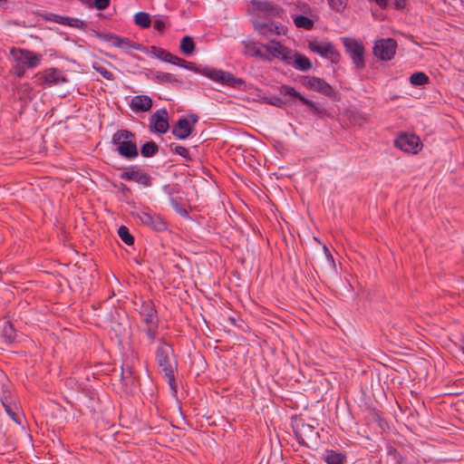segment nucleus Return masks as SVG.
I'll list each match as a JSON object with an SVG mask.
<instances>
[{
  "label": "nucleus",
  "mask_w": 464,
  "mask_h": 464,
  "mask_svg": "<svg viewBox=\"0 0 464 464\" xmlns=\"http://www.w3.org/2000/svg\"><path fill=\"white\" fill-rule=\"evenodd\" d=\"M12 57V73L16 77H23L27 69H33L40 65L43 56L33 51L12 48L10 51Z\"/></svg>",
  "instance_id": "f257e3e1"
},
{
  "label": "nucleus",
  "mask_w": 464,
  "mask_h": 464,
  "mask_svg": "<svg viewBox=\"0 0 464 464\" xmlns=\"http://www.w3.org/2000/svg\"><path fill=\"white\" fill-rule=\"evenodd\" d=\"M111 143L116 146L118 153L123 158L134 159L139 155L135 134L128 130L116 131L112 136Z\"/></svg>",
  "instance_id": "f03ea898"
},
{
  "label": "nucleus",
  "mask_w": 464,
  "mask_h": 464,
  "mask_svg": "<svg viewBox=\"0 0 464 464\" xmlns=\"http://www.w3.org/2000/svg\"><path fill=\"white\" fill-rule=\"evenodd\" d=\"M156 359L159 367L163 372L168 382L173 389L175 360L171 346L167 343L160 341L156 351Z\"/></svg>",
  "instance_id": "7ed1b4c3"
},
{
  "label": "nucleus",
  "mask_w": 464,
  "mask_h": 464,
  "mask_svg": "<svg viewBox=\"0 0 464 464\" xmlns=\"http://www.w3.org/2000/svg\"><path fill=\"white\" fill-rule=\"evenodd\" d=\"M181 67L198 72L214 82L224 83L229 86H236L237 82H241L240 80L236 79L230 72L210 67L198 68L194 63L185 60L184 63H182Z\"/></svg>",
  "instance_id": "20e7f679"
},
{
  "label": "nucleus",
  "mask_w": 464,
  "mask_h": 464,
  "mask_svg": "<svg viewBox=\"0 0 464 464\" xmlns=\"http://www.w3.org/2000/svg\"><path fill=\"white\" fill-rule=\"evenodd\" d=\"M396 148L402 151L416 154L421 149V142L418 136L412 133H401L394 140Z\"/></svg>",
  "instance_id": "39448f33"
},
{
  "label": "nucleus",
  "mask_w": 464,
  "mask_h": 464,
  "mask_svg": "<svg viewBox=\"0 0 464 464\" xmlns=\"http://www.w3.org/2000/svg\"><path fill=\"white\" fill-rule=\"evenodd\" d=\"M396 49L397 43L394 39H381L375 42L373 46V53L377 58L382 61H390L394 57Z\"/></svg>",
  "instance_id": "423d86ee"
},
{
  "label": "nucleus",
  "mask_w": 464,
  "mask_h": 464,
  "mask_svg": "<svg viewBox=\"0 0 464 464\" xmlns=\"http://www.w3.org/2000/svg\"><path fill=\"white\" fill-rule=\"evenodd\" d=\"M263 47L266 49V53H265L266 58H264L265 61H271L274 58H277L282 60L284 63H286L287 59H289V55L291 54V50L284 45H282L279 42L270 41L269 44H264Z\"/></svg>",
  "instance_id": "0eeeda50"
},
{
  "label": "nucleus",
  "mask_w": 464,
  "mask_h": 464,
  "mask_svg": "<svg viewBox=\"0 0 464 464\" xmlns=\"http://www.w3.org/2000/svg\"><path fill=\"white\" fill-rule=\"evenodd\" d=\"M196 122L197 118L195 116L179 119L172 129V134L179 140H184L191 134Z\"/></svg>",
  "instance_id": "6e6552de"
},
{
  "label": "nucleus",
  "mask_w": 464,
  "mask_h": 464,
  "mask_svg": "<svg viewBox=\"0 0 464 464\" xmlns=\"http://www.w3.org/2000/svg\"><path fill=\"white\" fill-rule=\"evenodd\" d=\"M150 128L159 132L166 133L169 130V116L165 109L156 111L150 117Z\"/></svg>",
  "instance_id": "1a4fd4ad"
},
{
  "label": "nucleus",
  "mask_w": 464,
  "mask_h": 464,
  "mask_svg": "<svg viewBox=\"0 0 464 464\" xmlns=\"http://www.w3.org/2000/svg\"><path fill=\"white\" fill-rule=\"evenodd\" d=\"M121 178L125 180L135 181L145 187L150 186V177L143 169L138 167H131L121 174Z\"/></svg>",
  "instance_id": "9d476101"
},
{
  "label": "nucleus",
  "mask_w": 464,
  "mask_h": 464,
  "mask_svg": "<svg viewBox=\"0 0 464 464\" xmlns=\"http://www.w3.org/2000/svg\"><path fill=\"white\" fill-rule=\"evenodd\" d=\"M309 48L312 52L328 58L332 62L335 63L338 61L339 53L336 52L334 46L330 43L311 42L309 44Z\"/></svg>",
  "instance_id": "9b49d317"
},
{
  "label": "nucleus",
  "mask_w": 464,
  "mask_h": 464,
  "mask_svg": "<svg viewBox=\"0 0 464 464\" xmlns=\"http://www.w3.org/2000/svg\"><path fill=\"white\" fill-rule=\"evenodd\" d=\"M364 53V47L361 43L350 39V57L357 70H362L365 67Z\"/></svg>",
  "instance_id": "f8f14e48"
},
{
  "label": "nucleus",
  "mask_w": 464,
  "mask_h": 464,
  "mask_svg": "<svg viewBox=\"0 0 464 464\" xmlns=\"http://www.w3.org/2000/svg\"><path fill=\"white\" fill-rule=\"evenodd\" d=\"M136 217L142 224L155 230L160 231L166 228V224L163 222L160 216L153 215L150 212L139 211L136 213Z\"/></svg>",
  "instance_id": "ddd939ff"
},
{
  "label": "nucleus",
  "mask_w": 464,
  "mask_h": 464,
  "mask_svg": "<svg viewBox=\"0 0 464 464\" xmlns=\"http://www.w3.org/2000/svg\"><path fill=\"white\" fill-rule=\"evenodd\" d=\"M40 80L42 83L54 85L67 82V79L63 72L55 68H49L41 72Z\"/></svg>",
  "instance_id": "4468645a"
},
{
  "label": "nucleus",
  "mask_w": 464,
  "mask_h": 464,
  "mask_svg": "<svg viewBox=\"0 0 464 464\" xmlns=\"http://www.w3.org/2000/svg\"><path fill=\"white\" fill-rule=\"evenodd\" d=\"M285 63L302 72H306L312 68V63L306 56L292 50L289 59H287Z\"/></svg>",
  "instance_id": "2eb2a0df"
},
{
  "label": "nucleus",
  "mask_w": 464,
  "mask_h": 464,
  "mask_svg": "<svg viewBox=\"0 0 464 464\" xmlns=\"http://www.w3.org/2000/svg\"><path fill=\"white\" fill-rule=\"evenodd\" d=\"M256 30L262 35L270 38L273 35H280L285 34V28L275 23L262 24L255 23Z\"/></svg>",
  "instance_id": "dca6fc26"
},
{
  "label": "nucleus",
  "mask_w": 464,
  "mask_h": 464,
  "mask_svg": "<svg viewBox=\"0 0 464 464\" xmlns=\"http://www.w3.org/2000/svg\"><path fill=\"white\" fill-rule=\"evenodd\" d=\"M251 5L255 11L267 15H278L280 9L268 0H252Z\"/></svg>",
  "instance_id": "f3484780"
},
{
  "label": "nucleus",
  "mask_w": 464,
  "mask_h": 464,
  "mask_svg": "<svg viewBox=\"0 0 464 464\" xmlns=\"http://www.w3.org/2000/svg\"><path fill=\"white\" fill-rule=\"evenodd\" d=\"M140 314L142 324H158L157 311L150 302L142 304Z\"/></svg>",
  "instance_id": "a211bd4d"
},
{
  "label": "nucleus",
  "mask_w": 464,
  "mask_h": 464,
  "mask_svg": "<svg viewBox=\"0 0 464 464\" xmlns=\"http://www.w3.org/2000/svg\"><path fill=\"white\" fill-rule=\"evenodd\" d=\"M152 106V100L148 95H136L131 99L130 107L134 111H148Z\"/></svg>",
  "instance_id": "6ab92c4d"
},
{
  "label": "nucleus",
  "mask_w": 464,
  "mask_h": 464,
  "mask_svg": "<svg viewBox=\"0 0 464 464\" xmlns=\"http://www.w3.org/2000/svg\"><path fill=\"white\" fill-rule=\"evenodd\" d=\"M279 92L282 95H287L294 98L298 99L303 104L307 105L311 108H313L314 102L306 98H304L303 95H301L298 92L295 90V88L289 86V85H281L279 88Z\"/></svg>",
  "instance_id": "aec40b11"
},
{
  "label": "nucleus",
  "mask_w": 464,
  "mask_h": 464,
  "mask_svg": "<svg viewBox=\"0 0 464 464\" xmlns=\"http://www.w3.org/2000/svg\"><path fill=\"white\" fill-rule=\"evenodd\" d=\"M306 86L324 94H329L332 91L331 86L327 82L320 78L315 77L308 78Z\"/></svg>",
  "instance_id": "412c9836"
},
{
  "label": "nucleus",
  "mask_w": 464,
  "mask_h": 464,
  "mask_svg": "<svg viewBox=\"0 0 464 464\" xmlns=\"http://www.w3.org/2000/svg\"><path fill=\"white\" fill-rule=\"evenodd\" d=\"M3 403V406L5 410V412L8 414V416L17 424L21 425L22 424V419H23V415L22 413L20 412L19 409L17 408V406H12L10 404H8L7 402L5 401H2Z\"/></svg>",
  "instance_id": "4be33fe9"
},
{
  "label": "nucleus",
  "mask_w": 464,
  "mask_h": 464,
  "mask_svg": "<svg viewBox=\"0 0 464 464\" xmlns=\"http://www.w3.org/2000/svg\"><path fill=\"white\" fill-rule=\"evenodd\" d=\"M2 337L5 343H12L15 339V332L10 322L5 321L2 329Z\"/></svg>",
  "instance_id": "5701e85b"
},
{
  "label": "nucleus",
  "mask_w": 464,
  "mask_h": 464,
  "mask_svg": "<svg viewBox=\"0 0 464 464\" xmlns=\"http://www.w3.org/2000/svg\"><path fill=\"white\" fill-rule=\"evenodd\" d=\"M134 22L141 28H149L151 24V19L148 13L139 12L134 15Z\"/></svg>",
  "instance_id": "b1692460"
},
{
  "label": "nucleus",
  "mask_w": 464,
  "mask_h": 464,
  "mask_svg": "<svg viewBox=\"0 0 464 464\" xmlns=\"http://www.w3.org/2000/svg\"><path fill=\"white\" fill-rule=\"evenodd\" d=\"M179 49L184 54L190 55L195 49L193 39L190 36H184L180 41Z\"/></svg>",
  "instance_id": "393cba45"
},
{
  "label": "nucleus",
  "mask_w": 464,
  "mask_h": 464,
  "mask_svg": "<svg viewBox=\"0 0 464 464\" xmlns=\"http://www.w3.org/2000/svg\"><path fill=\"white\" fill-rule=\"evenodd\" d=\"M92 68L99 72L104 79L112 81L114 78L113 73L109 68L102 62H95L92 64Z\"/></svg>",
  "instance_id": "a878e982"
},
{
  "label": "nucleus",
  "mask_w": 464,
  "mask_h": 464,
  "mask_svg": "<svg viewBox=\"0 0 464 464\" xmlns=\"http://www.w3.org/2000/svg\"><path fill=\"white\" fill-rule=\"evenodd\" d=\"M410 82L413 86H421L429 82V77L425 72H417L411 75Z\"/></svg>",
  "instance_id": "bb28decb"
},
{
  "label": "nucleus",
  "mask_w": 464,
  "mask_h": 464,
  "mask_svg": "<svg viewBox=\"0 0 464 464\" xmlns=\"http://www.w3.org/2000/svg\"><path fill=\"white\" fill-rule=\"evenodd\" d=\"M246 53L250 56L259 57L262 60L266 58L265 53H263L256 43H246L245 44Z\"/></svg>",
  "instance_id": "cd10ccee"
},
{
  "label": "nucleus",
  "mask_w": 464,
  "mask_h": 464,
  "mask_svg": "<svg viewBox=\"0 0 464 464\" xmlns=\"http://www.w3.org/2000/svg\"><path fill=\"white\" fill-rule=\"evenodd\" d=\"M158 145L154 141H148L142 145L140 153L143 157H152L158 152Z\"/></svg>",
  "instance_id": "c85d7f7f"
},
{
  "label": "nucleus",
  "mask_w": 464,
  "mask_h": 464,
  "mask_svg": "<svg viewBox=\"0 0 464 464\" xmlns=\"http://www.w3.org/2000/svg\"><path fill=\"white\" fill-rule=\"evenodd\" d=\"M294 23L296 27L304 28L306 30H310L314 26V22L310 18L304 15L294 16Z\"/></svg>",
  "instance_id": "c756f323"
},
{
  "label": "nucleus",
  "mask_w": 464,
  "mask_h": 464,
  "mask_svg": "<svg viewBox=\"0 0 464 464\" xmlns=\"http://www.w3.org/2000/svg\"><path fill=\"white\" fill-rule=\"evenodd\" d=\"M142 331L146 334L150 343H153L157 336L158 324H143Z\"/></svg>",
  "instance_id": "7c9ffc66"
},
{
  "label": "nucleus",
  "mask_w": 464,
  "mask_h": 464,
  "mask_svg": "<svg viewBox=\"0 0 464 464\" xmlns=\"http://www.w3.org/2000/svg\"><path fill=\"white\" fill-rule=\"evenodd\" d=\"M118 235L126 245H133L134 237L130 234L129 229L125 226H121L119 227Z\"/></svg>",
  "instance_id": "2f4dec72"
},
{
  "label": "nucleus",
  "mask_w": 464,
  "mask_h": 464,
  "mask_svg": "<svg viewBox=\"0 0 464 464\" xmlns=\"http://www.w3.org/2000/svg\"><path fill=\"white\" fill-rule=\"evenodd\" d=\"M152 79L157 82H171L173 81V77L170 73L160 71L152 73Z\"/></svg>",
  "instance_id": "473e14b6"
},
{
  "label": "nucleus",
  "mask_w": 464,
  "mask_h": 464,
  "mask_svg": "<svg viewBox=\"0 0 464 464\" xmlns=\"http://www.w3.org/2000/svg\"><path fill=\"white\" fill-rule=\"evenodd\" d=\"M327 464H344L345 455L332 452L325 457Z\"/></svg>",
  "instance_id": "72a5a7b5"
},
{
  "label": "nucleus",
  "mask_w": 464,
  "mask_h": 464,
  "mask_svg": "<svg viewBox=\"0 0 464 464\" xmlns=\"http://www.w3.org/2000/svg\"><path fill=\"white\" fill-rule=\"evenodd\" d=\"M118 48L127 52L130 49L140 50V45L138 44H135L134 42L130 41L128 38L121 37V41H120V45Z\"/></svg>",
  "instance_id": "f704fd0d"
},
{
  "label": "nucleus",
  "mask_w": 464,
  "mask_h": 464,
  "mask_svg": "<svg viewBox=\"0 0 464 464\" xmlns=\"http://www.w3.org/2000/svg\"><path fill=\"white\" fill-rule=\"evenodd\" d=\"M348 0H328L330 6L336 12L345 10Z\"/></svg>",
  "instance_id": "c9c22d12"
},
{
  "label": "nucleus",
  "mask_w": 464,
  "mask_h": 464,
  "mask_svg": "<svg viewBox=\"0 0 464 464\" xmlns=\"http://www.w3.org/2000/svg\"><path fill=\"white\" fill-rule=\"evenodd\" d=\"M121 38V37L112 34H107L102 36V40L104 42H106L109 44H111V46L117 47V48L120 45Z\"/></svg>",
  "instance_id": "e433bc0d"
},
{
  "label": "nucleus",
  "mask_w": 464,
  "mask_h": 464,
  "mask_svg": "<svg viewBox=\"0 0 464 464\" xmlns=\"http://www.w3.org/2000/svg\"><path fill=\"white\" fill-rule=\"evenodd\" d=\"M168 24V18L160 15L155 16L154 28L160 32H162Z\"/></svg>",
  "instance_id": "4c0bfd02"
},
{
  "label": "nucleus",
  "mask_w": 464,
  "mask_h": 464,
  "mask_svg": "<svg viewBox=\"0 0 464 464\" xmlns=\"http://www.w3.org/2000/svg\"><path fill=\"white\" fill-rule=\"evenodd\" d=\"M173 151L184 158L186 160H191V158L189 156L188 150L183 146L176 145L173 149Z\"/></svg>",
  "instance_id": "58836bf2"
},
{
  "label": "nucleus",
  "mask_w": 464,
  "mask_h": 464,
  "mask_svg": "<svg viewBox=\"0 0 464 464\" xmlns=\"http://www.w3.org/2000/svg\"><path fill=\"white\" fill-rule=\"evenodd\" d=\"M68 25L82 30H85L87 27V24L84 21L78 18H71L70 22L68 23Z\"/></svg>",
  "instance_id": "ea45409f"
},
{
  "label": "nucleus",
  "mask_w": 464,
  "mask_h": 464,
  "mask_svg": "<svg viewBox=\"0 0 464 464\" xmlns=\"http://www.w3.org/2000/svg\"><path fill=\"white\" fill-rule=\"evenodd\" d=\"M171 56H172V54L165 50H162V49L158 50L157 57L164 62L169 63Z\"/></svg>",
  "instance_id": "a19ab883"
},
{
  "label": "nucleus",
  "mask_w": 464,
  "mask_h": 464,
  "mask_svg": "<svg viewBox=\"0 0 464 464\" xmlns=\"http://www.w3.org/2000/svg\"><path fill=\"white\" fill-rule=\"evenodd\" d=\"M110 5V0H95L94 6L99 10L107 8Z\"/></svg>",
  "instance_id": "79ce46f5"
},
{
  "label": "nucleus",
  "mask_w": 464,
  "mask_h": 464,
  "mask_svg": "<svg viewBox=\"0 0 464 464\" xmlns=\"http://www.w3.org/2000/svg\"><path fill=\"white\" fill-rule=\"evenodd\" d=\"M407 0H393L392 5L396 10H402L406 7Z\"/></svg>",
  "instance_id": "37998d69"
},
{
  "label": "nucleus",
  "mask_w": 464,
  "mask_h": 464,
  "mask_svg": "<svg viewBox=\"0 0 464 464\" xmlns=\"http://www.w3.org/2000/svg\"><path fill=\"white\" fill-rule=\"evenodd\" d=\"M72 17L68 16H61V15H55L54 21L58 24L68 25V23L70 22Z\"/></svg>",
  "instance_id": "c03bdc74"
},
{
  "label": "nucleus",
  "mask_w": 464,
  "mask_h": 464,
  "mask_svg": "<svg viewBox=\"0 0 464 464\" xmlns=\"http://www.w3.org/2000/svg\"><path fill=\"white\" fill-rule=\"evenodd\" d=\"M269 102L270 104L275 105V106L279 107V108L283 107V105H284V103H285V102H283V100H282V99H280V98H278V97H272V98L269 100V102Z\"/></svg>",
  "instance_id": "a18cd8bd"
},
{
  "label": "nucleus",
  "mask_w": 464,
  "mask_h": 464,
  "mask_svg": "<svg viewBox=\"0 0 464 464\" xmlns=\"http://www.w3.org/2000/svg\"><path fill=\"white\" fill-rule=\"evenodd\" d=\"M374 2L381 9H386L389 5L388 0H369Z\"/></svg>",
  "instance_id": "49530a36"
},
{
  "label": "nucleus",
  "mask_w": 464,
  "mask_h": 464,
  "mask_svg": "<svg viewBox=\"0 0 464 464\" xmlns=\"http://www.w3.org/2000/svg\"><path fill=\"white\" fill-rule=\"evenodd\" d=\"M182 63H184V60L176 56V55H173L171 56V59L169 60V63H172V64H176V65H179L181 67V64Z\"/></svg>",
  "instance_id": "de8ad7c7"
},
{
  "label": "nucleus",
  "mask_w": 464,
  "mask_h": 464,
  "mask_svg": "<svg viewBox=\"0 0 464 464\" xmlns=\"http://www.w3.org/2000/svg\"><path fill=\"white\" fill-rule=\"evenodd\" d=\"M324 255H325V258H326V260H327L328 262H330L331 260H333V258H332V256H331V255H330V253H329V251H328V248H327L325 246H324Z\"/></svg>",
  "instance_id": "09e8293b"
},
{
  "label": "nucleus",
  "mask_w": 464,
  "mask_h": 464,
  "mask_svg": "<svg viewBox=\"0 0 464 464\" xmlns=\"http://www.w3.org/2000/svg\"><path fill=\"white\" fill-rule=\"evenodd\" d=\"M342 40H343L344 47L348 51V37H343V38H342Z\"/></svg>",
  "instance_id": "8fccbe9b"
},
{
  "label": "nucleus",
  "mask_w": 464,
  "mask_h": 464,
  "mask_svg": "<svg viewBox=\"0 0 464 464\" xmlns=\"http://www.w3.org/2000/svg\"><path fill=\"white\" fill-rule=\"evenodd\" d=\"M461 351L464 353V344L461 346Z\"/></svg>",
  "instance_id": "3c124183"
}]
</instances>
